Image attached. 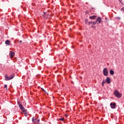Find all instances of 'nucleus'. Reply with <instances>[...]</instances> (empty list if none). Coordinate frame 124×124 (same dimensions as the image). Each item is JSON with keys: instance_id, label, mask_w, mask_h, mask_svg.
I'll list each match as a JSON object with an SVG mask.
<instances>
[{"instance_id": "f257e3e1", "label": "nucleus", "mask_w": 124, "mask_h": 124, "mask_svg": "<svg viewBox=\"0 0 124 124\" xmlns=\"http://www.w3.org/2000/svg\"><path fill=\"white\" fill-rule=\"evenodd\" d=\"M14 76H15L14 74L11 75L10 77L8 76L7 74H6L5 75V81H9V80L13 79V78H14Z\"/></svg>"}, {"instance_id": "f03ea898", "label": "nucleus", "mask_w": 124, "mask_h": 124, "mask_svg": "<svg viewBox=\"0 0 124 124\" xmlns=\"http://www.w3.org/2000/svg\"><path fill=\"white\" fill-rule=\"evenodd\" d=\"M114 94L116 97H117L118 98H121L122 95V93H120V92H119V91L117 90H114Z\"/></svg>"}, {"instance_id": "7ed1b4c3", "label": "nucleus", "mask_w": 124, "mask_h": 124, "mask_svg": "<svg viewBox=\"0 0 124 124\" xmlns=\"http://www.w3.org/2000/svg\"><path fill=\"white\" fill-rule=\"evenodd\" d=\"M110 106L112 109H116V108H117V104L114 102H111L110 104Z\"/></svg>"}, {"instance_id": "20e7f679", "label": "nucleus", "mask_w": 124, "mask_h": 124, "mask_svg": "<svg viewBox=\"0 0 124 124\" xmlns=\"http://www.w3.org/2000/svg\"><path fill=\"white\" fill-rule=\"evenodd\" d=\"M103 73L104 76H108V73L107 68H104L103 71Z\"/></svg>"}, {"instance_id": "39448f33", "label": "nucleus", "mask_w": 124, "mask_h": 124, "mask_svg": "<svg viewBox=\"0 0 124 124\" xmlns=\"http://www.w3.org/2000/svg\"><path fill=\"white\" fill-rule=\"evenodd\" d=\"M18 103V107L20 109V110H21V111H25V108H24V107H23V105H22V104H20V103H19V102H17Z\"/></svg>"}, {"instance_id": "423d86ee", "label": "nucleus", "mask_w": 124, "mask_h": 124, "mask_svg": "<svg viewBox=\"0 0 124 124\" xmlns=\"http://www.w3.org/2000/svg\"><path fill=\"white\" fill-rule=\"evenodd\" d=\"M10 57L11 59H12L13 58H14V56H15V52H14V51H10Z\"/></svg>"}, {"instance_id": "0eeeda50", "label": "nucleus", "mask_w": 124, "mask_h": 124, "mask_svg": "<svg viewBox=\"0 0 124 124\" xmlns=\"http://www.w3.org/2000/svg\"><path fill=\"white\" fill-rule=\"evenodd\" d=\"M96 22H97V25H98V24H101V23L102 22V21L101 20V17L99 16L98 17L96 20Z\"/></svg>"}, {"instance_id": "6e6552de", "label": "nucleus", "mask_w": 124, "mask_h": 124, "mask_svg": "<svg viewBox=\"0 0 124 124\" xmlns=\"http://www.w3.org/2000/svg\"><path fill=\"white\" fill-rule=\"evenodd\" d=\"M32 122L34 123V124H37V123H39V119H34V117H33L32 119Z\"/></svg>"}, {"instance_id": "1a4fd4ad", "label": "nucleus", "mask_w": 124, "mask_h": 124, "mask_svg": "<svg viewBox=\"0 0 124 124\" xmlns=\"http://www.w3.org/2000/svg\"><path fill=\"white\" fill-rule=\"evenodd\" d=\"M106 82L108 84H110V83H111V79H110V78L107 77L106 79Z\"/></svg>"}, {"instance_id": "9d476101", "label": "nucleus", "mask_w": 124, "mask_h": 124, "mask_svg": "<svg viewBox=\"0 0 124 124\" xmlns=\"http://www.w3.org/2000/svg\"><path fill=\"white\" fill-rule=\"evenodd\" d=\"M48 16H49V15H48L47 13L46 12L44 13L43 16L44 17L45 19H47Z\"/></svg>"}, {"instance_id": "9b49d317", "label": "nucleus", "mask_w": 124, "mask_h": 124, "mask_svg": "<svg viewBox=\"0 0 124 124\" xmlns=\"http://www.w3.org/2000/svg\"><path fill=\"white\" fill-rule=\"evenodd\" d=\"M89 19L91 20H95L96 19V16H93L89 17Z\"/></svg>"}, {"instance_id": "f8f14e48", "label": "nucleus", "mask_w": 124, "mask_h": 124, "mask_svg": "<svg viewBox=\"0 0 124 124\" xmlns=\"http://www.w3.org/2000/svg\"><path fill=\"white\" fill-rule=\"evenodd\" d=\"M23 114L25 115V117H28V111L26 109H24V110L22 111Z\"/></svg>"}, {"instance_id": "ddd939ff", "label": "nucleus", "mask_w": 124, "mask_h": 124, "mask_svg": "<svg viewBox=\"0 0 124 124\" xmlns=\"http://www.w3.org/2000/svg\"><path fill=\"white\" fill-rule=\"evenodd\" d=\"M5 44H6V45H10V41L8 40H7L5 42Z\"/></svg>"}, {"instance_id": "4468645a", "label": "nucleus", "mask_w": 124, "mask_h": 124, "mask_svg": "<svg viewBox=\"0 0 124 124\" xmlns=\"http://www.w3.org/2000/svg\"><path fill=\"white\" fill-rule=\"evenodd\" d=\"M109 73L110 75H114V72L113 71V70H110L109 71Z\"/></svg>"}, {"instance_id": "2eb2a0df", "label": "nucleus", "mask_w": 124, "mask_h": 124, "mask_svg": "<svg viewBox=\"0 0 124 124\" xmlns=\"http://www.w3.org/2000/svg\"><path fill=\"white\" fill-rule=\"evenodd\" d=\"M92 24L93 26H94L95 25H96V24H97V22H96V20H95V21L93 22Z\"/></svg>"}, {"instance_id": "dca6fc26", "label": "nucleus", "mask_w": 124, "mask_h": 124, "mask_svg": "<svg viewBox=\"0 0 124 124\" xmlns=\"http://www.w3.org/2000/svg\"><path fill=\"white\" fill-rule=\"evenodd\" d=\"M106 82L105 81L103 80L102 82V87H104V84H105Z\"/></svg>"}, {"instance_id": "f3484780", "label": "nucleus", "mask_w": 124, "mask_h": 124, "mask_svg": "<svg viewBox=\"0 0 124 124\" xmlns=\"http://www.w3.org/2000/svg\"><path fill=\"white\" fill-rule=\"evenodd\" d=\"M64 118H59V121H64Z\"/></svg>"}, {"instance_id": "a211bd4d", "label": "nucleus", "mask_w": 124, "mask_h": 124, "mask_svg": "<svg viewBox=\"0 0 124 124\" xmlns=\"http://www.w3.org/2000/svg\"><path fill=\"white\" fill-rule=\"evenodd\" d=\"M84 22L85 24H88V19H85Z\"/></svg>"}, {"instance_id": "6ab92c4d", "label": "nucleus", "mask_w": 124, "mask_h": 124, "mask_svg": "<svg viewBox=\"0 0 124 124\" xmlns=\"http://www.w3.org/2000/svg\"><path fill=\"white\" fill-rule=\"evenodd\" d=\"M4 88L5 89H7V85L5 84L4 86Z\"/></svg>"}, {"instance_id": "aec40b11", "label": "nucleus", "mask_w": 124, "mask_h": 124, "mask_svg": "<svg viewBox=\"0 0 124 124\" xmlns=\"http://www.w3.org/2000/svg\"><path fill=\"white\" fill-rule=\"evenodd\" d=\"M88 24L89 25H91V24H93V21L88 22Z\"/></svg>"}, {"instance_id": "412c9836", "label": "nucleus", "mask_w": 124, "mask_h": 124, "mask_svg": "<svg viewBox=\"0 0 124 124\" xmlns=\"http://www.w3.org/2000/svg\"><path fill=\"white\" fill-rule=\"evenodd\" d=\"M85 14H89V11H86L85 12Z\"/></svg>"}, {"instance_id": "4be33fe9", "label": "nucleus", "mask_w": 124, "mask_h": 124, "mask_svg": "<svg viewBox=\"0 0 124 124\" xmlns=\"http://www.w3.org/2000/svg\"><path fill=\"white\" fill-rule=\"evenodd\" d=\"M117 19H119V20L121 19V17H117Z\"/></svg>"}, {"instance_id": "5701e85b", "label": "nucleus", "mask_w": 124, "mask_h": 124, "mask_svg": "<svg viewBox=\"0 0 124 124\" xmlns=\"http://www.w3.org/2000/svg\"><path fill=\"white\" fill-rule=\"evenodd\" d=\"M42 90H43V92H45V90L43 88H41Z\"/></svg>"}, {"instance_id": "b1692460", "label": "nucleus", "mask_w": 124, "mask_h": 124, "mask_svg": "<svg viewBox=\"0 0 124 124\" xmlns=\"http://www.w3.org/2000/svg\"><path fill=\"white\" fill-rule=\"evenodd\" d=\"M122 0H119V1L121 3H122Z\"/></svg>"}, {"instance_id": "393cba45", "label": "nucleus", "mask_w": 124, "mask_h": 124, "mask_svg": "<svg viewBox=\"0 0 124 124\" xmlns=\"http://www.w3.org/2000/svg\"><path fill=\"white\" fill-rule=\"evenodd\" d=\"M19 43H22V41H20Z\"/></svg>"}, {"instance_id": "a878e982", "label": "nucleus", "mask_w": 124, "mask_h": 124, "mask_svg": "<svg viewBox=\"0 0 124 124\" xmlns=\"http://www.w3.org/2000/svg\"><path fill=\"white\" fill-rule=\"evenodd\" d=\"M65 117H67V114L65 115Z\"/></svg>"}]
</instances>
